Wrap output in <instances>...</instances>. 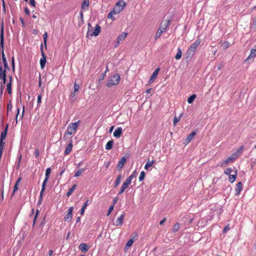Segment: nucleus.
<instances>
[{
    "label": "nucleus",
    "mask_w": 256,
    "mask_h": 256,
    "mask_svg": "<svg viewBox=\"0 0 256 256\" xmlns=\"http://www.w3.org/2000/svg\"><path fill=\"white\" fill-rule=\"evenodd\" d=\"M80 123V121L78 120L76 122H71L68 124L67 127V130L64 135L63 138L64 140H68V136L72 135L76 132Z\"/></svg>",
    "instance_id": "1"
},
{
    "label": "nucleus",
    "mask_w": 256,
    "mask_h": 256,
    "mask_svg": "<svg viewBox=\"0 0 256 256\" xmlns=\"http://www.w3.org/2000/svg\"><path fill=\"white\" fill-rule=\"evenodd\" d=\"M170 22L169 20L165 22H161L160 28L158 29L155 34L154 38L156 40L159 38L161 36L162 32H164L166 30L167 28L170 25Z\"/></svg>",
    "instance_id": "2"
},
{
    "label": "nucleus",
    "mask_w": 256,
    "mask_h": 256,
    "mask_svg": "<svg viewBox=\"0 0 256 256\" xmlns=\"http://www.w3.org/2000/svg\"><path fill=\"white\" fill-rule=\"evenodd\" d=\"M120 80V76L118 74H114L113 75L108 81L107 86L108 87L117 85Z\"/></svg>",
    "instance_id": "3"
},
{
    "label": "nucleus",
    "mask_w": 256,
    "mask_h": 256,
    "mask_svg": "<svg viewBox=\"0 0 256 256\" xmlns=\"http://www.w3.org/2000/svg\"><path fill=\"white\" fill-rule=\"evenodd\" d=\"M126 3L124 2H122L121 1L118 0L115 6L112 10L116 14L120 13L126 6Z\"/></svg>",
    "instance_id": "4"
},
{
    "label": "nucleus",
    "mask_w": 256,
    "mask_h": 256,
    "mask_svg": "<svg viewBox=\"0 0 256 256\" xmlns=\"http://www.w3.org/2000/svg\"><path fill=\"white\" fill-rule=\"evenodd\" d=\"M201 40L200 39H198L196 40L194 43H192L190 46V47L188 52L189 54H193L197 48L200 44Z\"/></svg>",
    "instance_id": "5"
},
{
    "label": "nucleus",
    "mask_w": 256,
    "mask_h": 256,
    "mask_svg": "<svg viewBox=\"0 0 256 256\" xmlns=\"http://www.w3.org/2000/svg\"><path fill=\"white\" fill-rule=\"evenodd\" d=\"M40 52H41L42 58L40 60V64L41 68L42 69H43L46 65V56L44 52V50H43L42 44L40 46Z\"/></svg>",
    "instance_id": "6"
},
{
    "label": "nucleus",
    "mask_w": 256,
    "mask_h": 256,
    "mask_svg": "<svg viewBox=\"0 0 256 256\" xmlns=\"http://www.w3.org/2000/svg\"><path fill=\"white\" fill-rule=\"evenodd\" d=\"M74 207H70L66 216L64 217V220L66 222H70L72 218V212L74 210Z\"/></svg>",
    "instance_id": "7"
},
{
    "label": "nucleus",
    "mask_w": 256,
    "mask_h": 256,
    "mask_svg": "<svg viewBox=\"0 0 256 256\" xmlns=\"http://www.w3.org/2000/svg\"><path fill=\"white\" fill-rule=\"evenodd\" d=\"M234 161V158L231 156H228L226 160L222 162L220 164L221 167H224L229 164L232 163Z\"/></svg>",
    "instance_id": "8"
},
{
    "label": "nucleus",
    "mask_w": 256,
    "mask_h": 256,
    "mask_svg": "<svg viewBox=\"0 0 256 256\" xmlns=\"http://www.w3.org/2000/svg\"><path fill=\"white\" fill-rule=\"evenodd\" d=\"M198 132L197 130H194L192 132H191L185 140V142L186 144H188L192 140L194 136H195Z\"/></svg>",
    "instance_id": "9"
},
{
    "label": "nucleus",
    "mask_w": 256,
    "mask_h": 256,
    "mask_svg": "<svg viewBox=\"0 0 256 256\" xmlns=\"http://www.w3.org/2000/svg\"><path fill=\"white\" fill-rule=\"evenodd\" d=\"M126 158H125L124 156H122L120 160L118 162L116 166V168L119 170H120L126 162Z\"/></svg>",
    "instance_id": "10"
},
{
    "label": "nucleus",
    "mask_w": 256,
    "mask_h": 256,
    "mask_svg": "<svg viewBox=\"0 0 256 256\" xmlns=\"http://www.w3.org/2000/svg\"><path fill=\"white\" fill-rule=\"evenodd\" d=\"M137 175V172L135 170L133 173L130 175V176L126 179V180L124 181V182H126V184H131V182H132V180L134 178H136V176Z\"/></svg>",
    "instance_id": "11"
},
{
    "label": "nucleus",
    "mask_w": 256,
    "mask_h": 256,
    "mask_svg": "<svg viewBox=\"0 0 256 256\" xmlns=\"http://www.w3.org/2000/svg\"><path fill=\"white\" fill-rule=\"evenodd\" d=\"M242 182H238V183H237V184L236 186V188H235L236 196H238L240 194V192L242 190Z\"/></svg>",
    "instance_id": "12"
},
{
    "label": "nucleus",
    "mask_w": 256,
    "mask_h": 256,
    "mask_svg": "<svg viewBox=\"0 0 256 256\" xmlns=\"http://www.w3.org/2000/svg\"><path fill=\"white\" fill-rule=\"evenodd\" d=\"M128 35L127 32H123L118 36L117 38V46H118L122 42Z\"/></svg>",
    "instance_id": "13"
},
{
    "label": "nucleus",
    "mask_w": 256,
    "mask_h": 256,
    "mask_svg": "<svg viewBox=\"0 0 256 256\" xmlns=\"http://www.w3.org/2000/svg\"><path fill=\"white\" fill-rule=\"evenodd\" d=\"M100 30H101V28H100V26L98 25V24H96L95 28H94V32L91 33L90 34V35L91 36H98L100 32Z\"/></svg>",
    "instance_id": "14"
},
{
    "label": "nucleus",
    "mask_w": 256,
    "mask_h": 256,
    "mask_svg": "<svg viewBox=\"0 0 256 256\" xmlns=\"http://www.w3.org/2000/svg\"><path fill=\"white\" fill-rule=\"evenodd\" d=\"M79 248L82 252L85 253L89 250V246L84 243H82L79 246Z\"/></svg>",
    "instance_id": "15"
},
{
    "label": "nucleus",
    "mask_w": 256,
    "mask_h": 256,
    "mask_svg": "<svg viewBox=\"0 0 256 256\" xmlns=\"http://www.w3.org/2000/svg\"><path fill=\"white\" fill-rule=\"evenodd\" d=\"M122 133V128L120 127L117 128L114 130L113 135L116 138H119Z\"/></svg>",
    "instance_id": "16"
},
{
    "label": "nucleus",
    "mask_w": 256,
    "mask_h": 256,
    "mask_svg": "<svg viewBox=\"0 0 256 256\" xmlns=\"http://www.w3.org/2000/svg\"><path fill=\"white\" fill-rule=\"evenodd\" d=\"M160 70V68H157L154 72L152 73V76H150V80H149L150 83H152L154 82V80L156 78L158 74V72Z\"/></svg>",
    "instance_id": "17"
},
{
    "label": "nucleus",
    "mask_w": 256,
    "mask_h": 256,
    "mask_svg": "<svg viewBox=\"0 0 256 256\" xmlns=\"http://www.w3.org/2000/svg\"><path fill=\"white\" fill-rule=\"evenodd\" d=\"M72 146H73V144L72 143V140H71L70 142V143L68 145V146L66 147V148L65 149L64 152L65 155H67L71 152L72 148Z\"/></svg>",
    "instance_id": "18"
},
{
    "label": "nucleus",
    "mask_w": 256,
    "mask_h": 256,
    "mask_svg": "<svg viewBox=\"0 0 256 256\" xmlns=\"http://www.w3.org/2000/svg\"><path fill=\"white\" fill-rule=\"evenodd\" d=\"M124 218V214H121L116 220V226H122L123 223V220Z\"/></svg>",
    "instance_id": "19"
},
{
    "label": "nucleus",
    "mask_w": 256,
    "mask_h": 256,
    "mask_svg": "<svg viewBox=\"0 0 256 256\" xmlns=\"http://www.w3.org/2000/svg\"><path fill=\"white\" fill-rule=\"evenodd\" d=\"M89 5H90L89 0H84L82 3L81 9L83 10L87 9L88 8L89 6Z\"/></svg>",
    "instance_id": "20"
},
{
    "label": "nucleus",
    "mask_w": 256,
    "mask_h": 256,
    "mask_svg": "<svg viewBox=\"0 0 256 256\" xmlns=\"http://www.w3.org/2000/svg\"><path fill=\"white\" fill-rule=\"evenodd\" d=\"M8 124L6 125L4 130L2 132L0 140H5V138H6V136L7 133H8Z\"/></svg>",
    "instance_id": "21"
},
{
    "label": "nucleus",
    "mask_w": 256,
    "mask_h": 256,
    "mask_svg": "<svg viewBox=\"0 0 256 256\" xmlns=\"http://www.w3.org/2000/svg\"><path fill=\"white\" fill-rule=\"evenodd\" d=\"M256 56V48L252 49L250 50V53L248 58L245 60V61H247L248 60L254 58Z\"/></svg>",
    "instance_id": "22"
},
{
    "label": "nucleus",
    "mask_w": 256,
    "mask_h": 256,
    "mask_svg": "<svg viewBox=\"0 0 256 256\" xmlns=\"http://www.w3.org/2000/svg\"><path fill=\"white\" fill-rule=\"evenodd\" d=\"M113 144H114V140H109L106 144V150H110L112 148V146H113Z\"/></svg>",
    "instance_id": "23"
},
{
    "label": "nucleus",
    "mask_w": 256,
    "mask_h": 256,
    "mask_svg": "<svg viewBox=\"0 0 256 256\" xmlns=\"http://www.w3.org/2000/svg\"><path fill=\"white\" fill-rule=\"evenodd\" d=\"M22 178L20 177L18 180H16L14 188L13 190V194L18 190V185L20 184V181H21Z\"/></svg>",
    "instance_id": "24"
},
{
    "label": "nucleus",
    "mask_w": 256,
    "mask_h": 256,
    "mask_svg": "<svg viewBox=\"0 0 256 256\" xmlns=\"http://www.w3.org/2000/svg\"><path fill=\"white\" fill-rule=\"evenodd\" d=\"M12 76H10V82L7 84V90L9 94H10L12 93Z\"/></svg>",
    "instance_id": "25"
},
{
    "label": "nucleus",
    "mask_w": 256,
    "mask_h": 256,
    "mask_svg": "<svg viewBox=\"0 0 256 256\" xmlns=\"http://www.w3.org/2000/svg\"><path fill=\"white\" fill-rule=\"evenodd\" d=\"M76 184H74L70 189H69L66 193V196H70L73 192L75 190L76 188Z\"/></svg>",
    "instance_id": "26"
},
{
    "label": "nucleus",
    "mask_w": 256,
    "mask_h": 256,
    "mask_svg": "<svg viewBox=\"0 0 256 256\" xmlns=\"http://www.w3.org/2000/svg\"><path fill=\"white\" fill-rule=\"evenodd\" d=\"M89 201V200H87L84 204V206H82V208L80 210V214L82 215L84 214L85 209L86 208V206L88 205Z\"/></svg>",
    "instance_id": "27"
},
{
    "label": "nucleus",
    "mask_w": 256,
    "mask_h": 256,
    "mask_svg": "<svg viewBox=\"0 0 256 256\" xmlns=\"http://www.w3.org/2000/svg\"><path fill=\"white\" fill-rule=\"evenodd\" d=\"M236 178V174H230L228 176V180L230 183H233Z\"/></svg>",
    "instance_id": "28"
},
{
    "label": "nucleus",
    "mask_w": 256,
    "mask_h": 256,
    "mask_svg": "<svg viewBox=\"0 0 256 256\" xmlns=\"http://www.w3.org/2000/svg\"><path fill=\"white\" fill-rule=\"evenodd\" d=\"M180 224L178 222L176 223L172 226V232H176L180 228Z\"/></svg>",
    "instance_id": "29"
},
{
    "label": "nucleus",
    "mask_w": 256,
    "mask_h": 256,
    "mask_svg": "<svg viewBox=\"0 0 256 256\" xmlns=\"http://www.w3.org/2000/svg\"><path fill=\"white\" fill-rule=\"evenodd\" d=\"M121 178H122V176L120 174H119L118 176L116 179V180L114 182V186L115 188H116V186H118L119 185V184L120 182Z\"/></svg>",
    "instance_id": "30"
},
{
    "label": "nucleus",
    "mask_w": 256,
    "mask_h": 256,
    "mask_svg": "<svg viewBox=\"0 0 256 256\" xmlns=\"http://www.w3.org/2000/svg\"><path fill=\"white\" fill-rule=\"evenodd\" d=\"M85 170L84 168H80V169H79L78 170H77L74 175V176L75 178H76V177H78L79 176H80L81 175V174L84 172Z\"/></svg>",
    "instance_id": "31"
},
{
    "label": "nucleus",
    "mask_w": 256,
    "mask_h": 256,
    "mask_svg": "<svg viewBox=\"0 0 256 256\" xmlns=\"http://www.w3.org/2000/svg\"><path fill=\"white\" fill-rule=\"evenodd\" d=\"M182 56V50L180 48H178V50L177 54H176V55L175 56V58L176 60H179L181 58Z\"/></svg>",
    "instance_id": "32"
},
{
    "label": "nucleus",
    "mask_w": 256,
    "mask_h": 256,
    "mask_svg": "<svg viewBox=\"0 0 256 256\" xmlns=\"http://www.w3.org/2000/svg\"><path fill=\"white\" fill-rule=\"evenodd\" d=\"M154 160H152V161H148L145 166H144V169L145 170H148V168L152 166V164H154Z\"/></svg>",
    "instance_id": "33"
},
{
    "label": "nucleus",
    "mask_w": 256,
    "mask_h": 256,
    "mask_svg": "<svg viewBox=\"0 0 256 256\" xmlns=\"http://www.w3.org/2000/svg\"><path fill=\"white\" fill-rule=\"evenodd\" d=\"M48 179H47V178H46L44 179V182H42V190H41V194L42 193H44V190H45V188H46V182H48Z\"/></svg>",
    "instance_id": "34"
},
{
    "label": "nucleus",
    "mask_w": 256,
    "mask_h": 256,
    "mask_svg": "<svg viewBox=\"0 0 256 256\" xmlns=\"http://www.w3.org/2000/svg\"><path fill=\"white\" fill-rule=\"evenodd\" d=\"M134 240L132 239L129 240L124 248V249H128L134 243Z\"/></svg>",
    "instance_id": "35"
},
{
    "label": "nucleus",
    "mask_w": 256,
    "mask_h": 256,
    "mask_svg": "<svg viewBox=\"0 0 256 256\" xmlns=\"http://www.w3.org/2000/svg\"><path fill=\"white\" fill-rule=\"evenodd\" d=\"M182 114L178 117L175 116L174 118L173 124L174 126H176L178 122L180 120V119L182 117Z\"/></svg>",
    "instance_id": "36"
},
{
    "label": "nucleus",
    "mask_w": 256,
    "mask_h": 256,
    "mask_svg": "<svg viewBox=\"0 0 256 256\" xmlns=\"http://www.w3.org/2000/svg\"><path fill=\"white\" fill-rule=\"evenodd\" d=\"M230 46V43L228 41L224 42L222 44V47L224 50H226Z\"/></svg>",
    "instance_id": "37"
},
{
    "label": "nucleus",
    "mask_w": 256,
    "mask_h": 256,
    "mask_svg": "<svg viewBox=\"0 0 256 256\" xmlns=\"http://www.w3.org/2000/svg\"><path fill=\"white\" fill-rule=\"evenodd\" d=\"M196 98V94H192L191 96H190L188 99V103L192 104L194 102V100Z\"/></svg>",
    "instance_id": "38"
},
{
    "label": "nucleus",
    "mask_w": 256,
    "mask_h": 256,
    "mask_svg": "<svg viewBox=\"0 0 256 256\" xmlns=\"http://www.w3.org/2000/svg\"><path fill=\"white\" fill-rule=\"evenodd\" d=\"M5 142L4 140H0V152L2 153V151L4 146Z\"/></svg>",
    "instance_id": "39"
},
{
    "label": "nucleus",
    "mask_w": 256,
    "mask_h": 256,
    "mask_svg": "<svg viewBox=\"0 0 256 256\" xmlns=\"http://www.w3.org/2000/svg\"><path fill=\"white\" fill-rule=\"evenodd\" d=\"M114 14H115L114 12L112 10L110 11V12L108 14V18H110L111 20H115V18L114 17Z\"/></svg>",
    "instance_id": "40"
},
{
    "label": "nucleus",
    "mask_w": 256,
    "mask_h": 256,
    "mask_svg": "<svg viewBox=\"0 0 256 256\" xmlns=\"http://www.w3.org/2000/svg\"><path fill=\"white\" fill-rule=\"evenodd\" d=\"M50 172H51V168H48L46 171V176H45L46 178L49 179V176H50Z\"/></svg>",
    "instance_id": "41"
},
{
    "label": "nucleus",
    "mask_w": 256,
    "mask_h": 256,
    "mask_svg": "<svg viewBox=\"0 0 256 256\" xmlns=\"http://www.w3.org/2000/svg\"><path fill=\"white\" fill-rule=\"evenodd\" d=\"M144 177H145L144 172V171L141 172L140 174V176H139V181L142 182V180H143L144 179Z\"/></svg>",
    "instance_id": "42"
},
{
    "label": "nucleus",
    "mask_w": 256,
    "mask_h": 256,
    "mask_svg": "<svg viewBox=\"0 0 256 256\" xmlns=\"http://www.w3.org/2000/svg\"><path fill=\"white\" fill-rule=\"evenodd\" d=\"M48 38V34L46 32L43 35L44 43L45 45L46 48V42Z\"/></svg>",
    "instance_id": "43"
},
{
    "label": "nucleus",
    "mask_w": 256,
    "mask_h": 256,
    "mask_svg": "<svg viewBox=\"0 0 256 256\" xmlns=\"http://www.w3.org/2000/svg\"><path fill=\"white\" fill-rule=\"evenodd\" d=\"M232 171V168H227L224 170V173L225 174L229 176Z\"/></svg>",
    "instance_id": "44"
},
{
    "label": "nucleus",
    "mask_w": 256,
    "mask_h": 256,
    "mask_svg": "<svg viewBox=\"0 0 256 256\" xmlns=\"http://www.w3.org/2000/svg\"><path fill=\"white\" fill-rule=\"evenodd\" d=\"M244 146H241L236 150V152L240 156L242 154Z\"/></svg>",
    "instance_id": "45"
},
{
    "label": "nucleus",
    "mask_w": 256,
    "mask_h": 256,
    "mask_svg": "<svg viewBox=\"0 0 256 256\" xmlns=\"http://www.w3.org/2000/svg\"><path fill=\"white\" fill-rule=\"evenodd\" d=\"M230 156L234 158V160L240 156L236 152L232 154Z\"/></svg>",
    "instance_id": "46"
},
{
    "label": "nucleus",
    "mask_w": 256,
    "mask_h": 256,
    "mask_svg": "<svg viewBox=\"0 0 256 256\" xmlns=\"http://www.w3.org/2000/svg\"><path fill=\"white\" fill-rule=\"evenodd\" d=\"M114 205H112L110 206V207H109V208H108V213L106 214V216H108L111 213V212L112 211L113 209H114Z\"/></svg>",
    "instance_id": "47"
},
{
    "label": "nucleus",
    "mask_w": 256,
    "mask_h": 256,
    "mask_svg": "<svg viewBox=\"0 0 256 256\" xmlns=\"http://www.w3.org/2000/svg\"><path fill=\"white\" fill-rule=\"evenodd\" d=\"M6 74V70H3L2 68V66H0V78Z\"/></svg>",
    "instance_id": "48"
},
{
    "label": "nucleus",
    "mask_w": 256,
    "mask_h": 256,
    "mask_svg": "<svg viewBox=\"0 0 256 256\" xmlns=\"http://www.w3.org/2000/svg\"><path fill=\"white\" fill-rule=\"evenodd\" d=\"M2 61H3L4 64L7 63L6 58L5 56L4 52L3 50H2Z\"/></svg>",
    "instance_id": "49"
},
{
    "label": "nucleus",
    "mask_w": 256,
    "mask_h": 256,
    "mask_svg": "<svg viewBox=\"0 0 256 256\" xmlns=\"http://www.w3.org/2000/svg\"><path fill=\"white\" fill-rule=\"evenodd\" d=\"M38 213H39V210H36V214H35V216H34V222H33V226L35 224H36V217L38 216Z\"/></svg>",
    "instance_id": "50"
},
{
    "label": "nucleus",
    "mask_w": 256,
    "mask_h": 256,
    "mask_svg": "<svg viewBox=\"0 0 256 256\" xmlns=\"http://www.w3.org/2000/svg\"><path fill=\"white\" fill-rule=\"evenodd\" d=\"M42 94H38V105H40V104L41 103V100H42Z\"/></svg>",
    "instance_id": "51"
},
{
    "label": "nucleus",
    "mask_w": 256,
    "mask_h": 256,
    "mask_svg": "<svg viewBox=\"0 0 256 256\" xmlns=\"http://www.w3.org/2000/svg\"><path fill=\"white\" fill-rule=\"evenodd\" d=\"M79 88H80L79 85H78V84L75 83L74 84V92H77L79 90Z\"/></svg>",
    "instance_id": "52"
},
{
    "label": "nucleus",
    "mask_w": 256,
    "mask_h": 256,
    "mask_svg": "<svg viewBox=\"0 0 256 256\" xmlns=\"http://www.w3.org/2000/svg\"><path fill=\"white\" fill-rule=\"evenodd\" d=\"M40 154V152L38 149L36 148L35 150L34 151V156L36 158H38Z\"/></svg>",
    "instance_id": "53"
},
{
    "label": "nucleus",
    "mask_w": 256,
    "mask_h": 256,
    "mask_svg": "<svg viewBox=\"0 0 256 256\" xmlns=\"http://www.w3.org/2000/svg\"><path fill=\"white\" fill-rule=\"evenodd\" d=\"M2 80L3 83L4 84L6 82V74H4L3 76L0 78Z\"/></svg>",
    "instance_id": "54"
},
{
    "label": "nucleus",
    "mask_w": 256,
    "mask_h": 256,
    "mask_svg": "<svg viewBox=\"0 0 256 256\" xmlns=\"http://www.w3.org/2000/svg\"><path fill=\"white\" fill-rule=\"evenodd\" d=\"M129 186V184H126V182H124L122 186L124 188L125 190H126L128 186Z\"/></svg>",
    "instance_id": "55"
},
{
    "label": "nucleus",
    "mask_w": 256,
    "mask_h": 256,
    "mask_svg": "<svg viewBox=\"0 0 256 256\" xmlns=\"http://www.w3.org/2000/svg\"><path fill=\"white\" fill-rule=\"evenodd\" d=\"M230 230L229 226H226L224 227V230H223V232H224V233H225V232H226L228 230Z\"/></svg>",
    "instance_id": "56"
},
{
    "label": "nucleus",
    "mask_w": 256,
    "mask_h": 256,
    "mask_svg": "<svg viewBox=\"0 0 256 256\" xmlns=\"http://www.w3.org/2000/svg\"><path fill=\"white\" fill-rule=\"evenodd\" d=\"M42 196H43V193L41 195V192H40V198H39V204H40L42 200Z\"/></svg>",
    "instance_id": "57"
},
{
    "label": "nucleus",
    "mask_w": 256,
    "mask_h": 256,
    "mask_svg": "<svg viewBox=\"0 0 256 256\" xmlns=\"http://www.w3.org/2000/svg\"><path fill=\"white\" fill-rule=\"evenodd\" d=\"M30 4H31L33 6H34V7L36 6L34 0H30Z\"/></svg>",
    "instance_id": "58"
},
{
    "label": "nucleus",
    "mask_w": 256,
    "mask_h": 256,
    "mask_svg": "<svg viewBox=\"0 0 256 256\" xmlns=\"http://www.w3.org/2000/svg\"><path fill=\"white\" fill-rule=\"evenodd\" d=\"M24 12H25V13L27 14V15H29L30 14V10H28V8L26 7L25 8H24Z\"/></svg>",
    "instance_id": "59"
},
{
    "label": "nucleus",
    "mask_w": 256,
    "mask_h": 256,
    "mask_svg": "<svg viewBox=\"0 0 256 256\" xmlns=\"http://www.w3.org/2000/svg\"><path fill=\"white\" fill-rule=\"evenodd\" d=\"M124 190H125V189L122 186L118 194H122L124 192Z\"/></svg>",
    "instance_id": "60"
},
{
    "label": "nucleus",
    "mask_w": 256,
    "mask_h": 256,
    "mask_svg": "<svg viewBox=\"0 0 256 256\" xmlns=\"http://www.w3.org/2000/svg\"><path fill=\"white\" fill-rule=\"evenodd\" d=\"M7 108H8V110H12V104H8Z\"/></svg>",
    "instance_id": "61"
},
{
    "label": "nucleus",
    "mask_w": 256,
    "mask_h": 256,
    "mask_svg": "<svg viewBox=\"0 0 256 256\" xmlns=\"http://www.w3.org/2000/svg\"><path fill=\"white\" fill-rule=\"evenodd\" d=\"M166 221V218H164L160 222V225H162L164 222Z\"/></svg>",
    "instance_id": "62"
},
{
    "label": "nucleus",
    "mask_w": 256,
    "mask_h": 256,
    "mask_svg": "<svg viewBox=\"0 0 256 256\" xmlns=\"http://www.w3.org/2000/svg\"><path fill=\"white\" fill-rule=\"evenodd\" d=\"M53 252H53V250H50L49 251V252H48V255H49L50 256H52V254H53Z\"/></svg>",
    "instance_id": "63"
},
{
    "label": "nucleus",
    "mask_w": 256,
    "mask_h": 256,
    "mask_svg": "<svg viewBox=\"0 0 256 256\" xmlns=\"http://www.w3.org/2000/svg\"><path fill=\"white\" fill-rule=\"evenodd\" d=\"M117 201H118V198H114V199L113 200V202H114L113 205H114L116 202Z\"/></svg>",
    "instance_id": "64"
}]
</instances>
